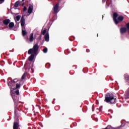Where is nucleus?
<instances>
[{"instance_id": "obj_1", "label": "nucleus", "mask_w": 129, "mask_h": 129, "mask_svg": "<svg viewBox=\"0 0 129 129\" xmlns=\"http://www.w3.org/2000/svg\"><path fill=\"white\" fill-rule=\"evenodd\" d=\"M16 82H18V80L17 79H15L13 81H11V82H9L8 83V85L9 86H11L12 88H11V95H12V97L15 101V102H16V98H15V96H13L14 93H15V91H14V90H15L14 86H15V85H16Z\"/></svg>"}, {"instance_id": "obj_3", "label": "nucleus", "mask_w": 129, "mask_h": 129, "mask_svg": "<svg viewBox=\"0 0 129 129\" xmlns=\"http://www.w3.org/2000/svg\"><path fill=\"white\" fill-rule=\"evenodd\" d=\"M105 101L108 103H110L111 104H113L116 102V99L113 98V96H109V97H106L105 99Z\"/></svg>"}, {"instance_id": "obj_23", "label": "nucleus", "mask_w": 129, "mask_h": 129, "mask_svg": "<svg viewBox=\"0 0 129 129\" xmlns=\"http://www.w3.org/2000/svg\"><path fill=\"white\" fill-rule=\"evenodd\" d=\"M43 35H45L46 34V30H44L43 32H42Z\"/></svg>"}, {"instance_id": "obj_12", "label": "nucleus", "mask_w": 129, "mask_h": 129, "mask_svg": "<svg viewBox=\"0 0 129 129\" xmlns=\"http://www.w3.org/2000/svg\"><path fill=\"white\" fill-rule=\"evenodd\" d=\"M11 22V20L10 19H6L4 21V24L5 25H9V23Z\"/></svg>"}, {"instance_id": "obj_8", "label": "nucleus", "mask_w": 129, "mask_h": 129, "mask_svg": "<svg viewBox=\"0 0 129 129\" xmlns=\"http://www.w3.org/2000/svg\"><path fill=\"white\" fill-rule=\"evenodd\" d=\"M34 33H31L29 37V41L30 42H33V41H34Z\"/></svg>"}, {"instance_id": "obj_18", "label": "nucleus", "mask_w": 129, "mask_h": 129, "mask_svg": "<svg viewBox=\"0 0 129 129\" xmlns=\"http://www.w3.org/2000/svg\"><path fill=\"white\" fill-rule=\"evenodd\" d=\"M16 89H17L18 88H20V87H21V83L19 84H16Z\"/></svg>"}, {"instance_id": "obj_30", "label": "nucleus", "mask_w": 129, "mask_h": 129, "mask_svg": "<svg viewBox=\"0 0 129 129\" xmlns=\"http://www.w3.org/2000/svg\"><path fill=\"white\" fill-rule=\"evenodd\" d=\"M24 5H25L24 4H23V6H24Z\"/></svg>"}, {"instance_id": "obj_4", "label": "nucleus", "mask_w": 129, "mask_h": 129, "mask_svg": "<svg viewBox=\"0 0 129 129\" xmlns=\"http://www.w3.org/2000/svg\"><path fill=\"white\" fill-rule=\"evenodd\" d=\"M38 45L35 44L33 47V48L30 49L28 50V54H36L37 53V51H38Z\"/></svg>"}, {"instance_id": "obj_24", "label": "nucleus", "mask_w": 129, "mask_h": 129, "mask_svg": "<svg viewBox=\"0 0 129 129\" xmlns=\"http://www.w3.org/2000/svg\"><path fill=\"white\" fill-rule=\"evenodd\" d=\"M27 10V8L26 7H24V9H23V11L25 12V11Z\"/></svg>"}, {"instance_id": "obj_19", "label": "nucleus", "mask_w": 129, "mask_h": 129, "mask_svg": "<svg viewBox=\"0 0 129 129\" xmlns=\"http://www.w3.org/2000/svg\"><path fill=\"white\" fill-rule=\"evenodd\" d=\"M26 75H27V74L24 73L22 77V79H25V78H26Z\"/></svg>"}, {"instance_id": "obj_7", "label": "nucleus", "mask_w": 129, "mask_h": 129, "mask_svg": "<svg viewBox=\"0 0 129 129\" xmlns=\"http://www.w3.org/2000/svg\"><path fill=\"white\" fill-rule=\"evenodd\" d=\"M33 9H34V7H33V6L30 5L29 6V8L28 10V14H29V15L32 14V12H33Z\"/></svg>"}, {"instance_id": "obj_20", "label": "nucleus", "mask_w": 129, "mask_h": 129, "mask_svg": "<svg viewBox=\"0 0 129 129\" xmlns=\"http://www.w3.org/2000/svg\"><path fill=\"white\" fill-rule=\"evenodd\" d=\"M126 29L128 32H129V23L126 24Z\"/></svg>"}, {"instance_id": "obj_5", "label": "nucleus", "mask_w": 129, "mask_h": 129, "mask_svg": "<svg viewBox=\"0 0 129 129\" xmlns=\"http://www.w3.org/2000/svg\"><path fill=\"white\" fill-rule=\"evenodd\" d=\"M25 18H24V17H22L21 18V25L22 28H25Z\"/></svg>"}, {"instance_id": "obj_15", "label": "nucleus", "mask_w": 129, "mask_h": 129, "mask_svg": "<svg viewBox=\"0 0 129 129\" xmlns=\"http://www.w3.org/2000/svg\"><path fill=\"white\" fill-rule=\"evenodd\" d=\"M29 61H33V59H34V54H32L28 58Z\"/></svg>"}, {"instance_id": "obj_16", "label": "nucleus", "mask_w": 129, "mask_h": 129, "mask_svg": "<svg viewBox=\"0 0 129 129\" xmlns=\"http://www.w3.org/2000/svg\"><path fill=\"white\" fill-rule=\"evenodd\" d=\"M9 28L10 29H12V28H13V27H14V26H15V24H14V23L11 22L9 24Z\"/></svg>"}, {"instance_id": "obj_21", "label": "nucleus", "mask_w": 129, "mask_h": 129, "mask_svg": "<svg viewBox=\"0 0 129 129\" xmlns=\"http://www.w3.org/2000/svg\"><path fill=\"white\" fill-rule=\"evenodd\" d=\"M15 93H16V94L17 95H19V94H20V92H19V90H17L15 91Z\"/></svg>"}, {"instance_id": "obj_17", "label": "nucleus", "mask_w": 129, "mask_h": 129, "mask_svg": "<svg viewBox=\"0 0 129 129\" xmlns=\"http://www.w3.org/2000/svg\"><path fill=\"white\" fill-rule=\"evenodd\" d=\"M19 5H20V2H17L15 4L14 7H15L16 8H18V7H19Z\"/></svg>"}, {"instance_id": "obj_22", "label": "nucleus", "mask_w": 129, "mask_h": 129, "mask_svg": "<svg viewBox=\"0 0 129 129\" xmlns=\"http://www.w3.org/2000/svg\"><path fill=\"white\" fill-rule=\"evenodd\" d=\"M47 48L43 49V52L44 53H46L47 52Z\"/></svg>"}, {"instance_id": "obj_6", "label": "nucleus", "mask_w": 129, "mask_h": 129, "mask_svg": "<svg viewBox=\"0 0 129 129\" xmlns=\"http://www.w3.org/2000/svg\"><path fill=\"white\" fill-rule=\"evenodd\" d=\"M59 8V4H56L53 8L54 10V12L55 13V14H57V13H58V9Z\"/></svg>"}, {"instance_id": "obj_2", "label": "nucleus", "mask_w": 129, "mask_h": 129, "mask_svg": "<svg viewBox=\"0 0 129 129\" xmlns=\"http://www.w3.org/2000/svg\"><path fill=\"white\" fill-rule=\"evenodd\" d=\"M118 16V15H117V13H114L113 15V21L116 25H117L118 23L122 22V21H123V17L122 16H119V17H118L117 20L116 19V18H117Z\"/></svg>"}, {"instance_id": "obj_25", "label": "nucleus", "mask_w": 129, "mask_h": 129, "mask_svg": "<svg viewBox=\"0 0 129 129\" xmlns=\"http://www.w3.org/2000/svg\"><path fill=\"white\" fill-rule=\"evenodd\" d=\"M4 1L5 0H0V4H3V3H4Z\"/></svg>"}, {"instance_id": "obj_9", "label": "nucleus", "mask_w": 129, "mask_h": 129, "mask_svg": "<svg viewBox=\"0 0 129 129\" xmlns=\"http://www.w3.org/2000/svg\"><path fill=\"white\" fill-rule=\"evenodd\" d=\"M126 31H127V29H126V28H121L120 29L121 34H123V33H125V32H126Z\"/></svg>"}, {"instance_id": "obj_10", "label": "nucleus", "mask_w": 129, "mask_h": 129, "mask_svg": "<svg viewBox=\"0 0 129 129\" xmlns=\"http://www.w3.org/2000/svg\"><path fill=\"white\" fill-rule=\"evenodd\" d=\"M14 129H18L19 128V123L17 122H15L13 125Z\"/></svg>"}, {"instance_id": "obj_26", "label": "nucleus", "mask_w": 129, "mask_h": 129, "mask_svg": "<svg viewBox=\"0 0 129 129\" xmlns=\"http://www.w3.org/2000/svg\"><path fill=\"white\" fill-rule=\"evenodd\" d=\"M126 80H129V76H127V77H126Z\"/></svg>"}, {"instance_id": "obj_27", "label": "nucleus", "mask_w": 129, "mask_h": 129, "mask_svg": "<svg viewBox=\"0 0 129 129\" xmlns=\"http://www.w3.org/2000/svg\"><path fill=\"white\" fill-rule=\"evenodd\" d=\"M114 129H119V127H117V128H114Z\"/></svg>"}, {"instance_id": "obj_29", "label": "nucleus", "mask_w": 129, "mask_h": 129, "mask_svg": "<svg viewBox=\"0 0 129 129\" xmlns=\"http://www.w3.org/2000/svg\"><path fill=\"white\" fill-rule=\"evenodd\" d=\"M24 1H25V0H22L23 2H24Z\"/></svg>"}, {"instance_id": "obj_11", "label": "nucleus", "mask_w": 129, "mask_h": 129, "mask_svg": "<svg viewBox=\"0 0 129 129\" xmlns=\"http://www.w3.org/2000/svg\"><path fill=\"white\" fill-rule=\"evenodd\" d=\"M45 40L46 42H49V34L47 33L45 36Z\"/></svg>"}, {"instance_id": "obj_28", "label": "nucleus", "mask_w": 129, "mask_h": 129, "mask_svg": "<svg viewBox=\"0 0 129 129\" xmlns=\"http://www.w3.org/2000/svg\"><path fill=\"white\" fill-rule=\"evenodd\" d=\"M128 97H126V98H128Z\"/></svg>"}, {"instance_id": "obj_13", "label": "nucleus", "mask_w": 129, "mask_h": 129, "mask_svg": "<svg viewBox=\"0 0 129 129\" xmlns=\"http://www.w3.org/2000/svg\"><path fill=\"white\" fill-rule=\"evenodd\" d=\"M22 35L23 36H26V35H27V32H26L25 30V27H23V28L22 29Z\"/></svg>"}, {"instance_id": "obj_14", "label": "nucleus", "mask_w": 129, "mask_h": 129, "mask_svg": "<svg viewBox=\"0 0 129 129\" xmlns=\"http://www.w3.org/2000/svg\"><path fill=\"white\" fill-rule=\"evenodd\" d=\"M20 19H21V16L20 15H18L16 17V18H15V20L16 22H19V21H20Z\"/></svg>"}]
</instances>
